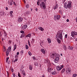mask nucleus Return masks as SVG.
I'll list each match as a JSON object with an SVG mask.
<instances>
[{
	"label": "nucleus",
	"mask_w": 77,
	"mask_h": 77,
	"mask_svg": "<svg viewBox=\"0 0 77 77\" xmlns=\"http://www.w3.org/2000/svg\"><path fill=\"white\" fill-rule=\"evenodd\" d=\"M59 60V57H57L55 58V59L54 60V61L55 63H57Z\"/></svg>",
	"instance_id": "6e6552de"
},
{
	"label": "nucleus",
	"mask_w": 77,
	"mask_h": 77,
	"mask_svg": "<svg viewBox=\"0 0 77 77\" xmlns=\"http://www.w3.org/2000/svg\"><path fill=\"white\" fill-rule=\"evenodd\" d=\"M28 54L29 55H30V56H31V55H32V54H31V52H30V51L28 52Z\"/></svg>",
	"instance_id": "58836bf2"
},
{
	"label": "nucleus",
	"mask_w": 77,
	"mask_h": 77,
	"mask_svg": "<svg viewBox=\"0 0 77 77\" xmlns=\"http://www.w3.org/2000/svg\"><path fill=\"white\" fill-rule=\"evenodd\" d=\"M29 11H27L26 12V14H29Z\"/></svg>",
	"instance_id": "864d4df0"
},
{
	"label": "nucleus",
	"mask_w": 77,
	"mask_h": 77,
	"mask_svg": "<svg viewBox=\"0 0 77 77\" xmlns=\"http://www.w3.org/2000/svg\"><path fill=\"white\" fill-rule=\"evenodd\" d=\"M60 19V15H58L57 16V20H59Z\"/></svg>",
	"instance_id": "412c9836"
},
{
	"label": "nucleus",
	"mask_w": 77,
	"mask_h": 77,
	"mask_svg": "<svg viewBox=\"0 0 77 77\" xmlns=\"http://www.w3.org/2000/svg\"><path fill=\"white\" fill-rule=\"evenodd\" d=\"M20 33H24V31H23V30H21L20 31Z\"/></svg>",
	"instance_id": "72a5a7b5"
},
{
	"label": "nucleus",
	"mask_w": 77,
	"mask_h": 77,
	"mask_svg": "<svg viewBox=\"0 0 77 77\" xmlns=\"http://www.w3.org/2000/svg\"><path fill=\"white\" fill-rule=\"evenodd\" d=\"M11 71L12 72H13L14 71V69H13V68H11Z\"/></svg>",
	"instance_id": "8fccbe9b"
},
{
	"label": "nucleus",
	"mask_w": 77,
	"mask_h": 77,
	"mask_svg": "<svg viewBox=\"0 0 77 77\" xmlns=\"http://www.w3.org/2000/svg\"><path fill=\"white\" fill-rule=\"evenodd\" d=\"M71 3H72V2L71 1L69 2L68 4L66 2H65L64 3V8L66 9L68 8L69 9H71V6H72Z\"/></svg>",
	"instance_id": "f257e3e1"
},
{
	"label": "nucleus",
	"mask_w": 77,
	"mask_h": 77,
	"mask_svg": "<svg viewBox=\"0 0 77 77\" xmlns=\"http://www.w3.org/2000/svg\"><path fill=\"white\" fill-rule=\"evenodd\" d=\"M23 52L24 51H23V50H21L20 51V53L21 54H23Z\"/></svg>",
	"instance_id": "4c0bfd02"
},
{
	"label": "nucleus",
	"mask_w": 77,
	"mask_h": 77,
	"mask_svg": "<svg viewBox=\"0 0 77 77\" xmlns=\"http://www.w3.org/2000/svg\"><path fill=\"white\" fill-rule=\"evenodd\" d=\"M21 35V36H22V37H24V36H25L24 34H22Z\"/></svg>",
	"instance_id": "37998d69"
},
{
	"label": "nucleus",
	"mask_w": 77,
	"mask_h": 77,
	"mask_svg": "<svg viewBox=\"0 0 77 77\" xmlns=\"http://www.w3.org/2000/svg\"><path fill=\"white\" fill-rule=\"evenodd\" d=\"M77 75L76 74H74L73 75H72V77H76V76H77Z\"/></svg>",
	"instance_id": "393cba45"
},
{
	"label": "nucleus",
	"mask_w": 77,
	"mask_h": 77,
	"mask_svg": "<svg viewBox=\"0 0 77 77\" xmlns=\"http://www.w3.org/2000/svg\"><path fill=\"white\" fill-rule=\"evenodd\" d=\"M60 12V14H61L62 15V10H60L59 11Z\"/></svg>",
	"instance_id": "b1692460"
},
{
	"label": "nucleus",
	"mask_w": 77,
	"mask_h": 77,
	"mask_svg": "<svg viewBox=\"0 0 77 77\" xmlns=\"http://www.w3.org/2000/svg\"><path fill=\"white\" fill-rule=\"evenodd\" d=\"M8 3H9L10 4V5H12V2H8Z\"/></svg>",
	"instance_id": "c9c22d12"
},
{
	"label": "nucleus",
	"mask_w": 77,
	"mask_h": 77,
	"mask_svg": "<svg viewBox=\"0 0 77 77\" xmlns=\"http://www.w3.org/2000/svg\"><path fill=\"white\" fill-rule=\"evenodd\" d=\"M51 73L52 75H54V74H56V72L55 71H54L53 72H51Z\"/></svg>",
	"instance_id": "f3484780"
},
{
	"label": "nucleus",
	"mask_w": 77,
	"mask_h": 77,
	"mask_svg": "<svg viewBox=\"0 0 77 77\" xmlns=\"http://www.w3.org/2000/svg\"><path fill=\"white\" fill-rule=\"evenodd\" d=\"M75 41H77V38H76V39H75Z\"/></svg>",
	"instance_id": "774afa93"
},
{
	"label": "nucleus",
	"mask_w": 77,
	"mask_h": 77,
	"mask_svg": "<svg viewBox=\"0 0 77 77\" xmlns=\"http://www.w3.org/2000/svg\"><path fill=\"white\" fill-rule=\"evenodd\" d=\"M26 7L27 8H29V5H26Z\"/></svg>",
	"instance_id": "de8ad7c7"
},
{
	"label": "nucleus",
	"mask_w": 77,
	"mask_h": 77,
	"mask_svg": "<svg viewBox=\"0 0 77 77\" xmlns=\"http://www.w3.org/2000/svg\"><path fill=\"white\" fill-rule=\"evenodd\" d=\"M57 71H60L61 69L59 66H58L57 67Z\"/></svg>",
	"instance_id": "9d476101"
},
{
	"label": "nucleus",
	"mask_w": 77,
	"mask_h": 77,
	"mask_svg": "<svg viewBox=\"0 0 77 77\" xmlns=\"http://www.w3.org/2000/svg\"><path fill=\"white\" fill-rule=\"evenodd\" d=\"M65 38H67V34H66L65 35Z\"/></svg>",
	"instance_id": "09e8293b"
},
{
	"label": "nucleus",
	"mask_w": 77,
	"mask_h": 77,
	"mask_svg": "<svg viewBox=\"0 0 77 77\" xmlns=\"http://www.w3.org/2000/svg\"><path fill=\"white\" fill-rule=\"evenodd\" d=\"M9 57H7L6 58V62H8V60H9Z\"/></svg>",
	"instance_id": "c85d7f7f"
},
{
	"label": "nucleus",
	"mask_w": 77,
	"mask_h": 77,
	"mask_svg": "<svg viewBox=\"0 0 77 77\" xmlns=\"http://www.w3.org/2000/svg\"><path fill=\"white\" fill-rule=\"evenodd\" d=\"M17 57H18V56L17 55H16L15 56V58L16 59H17Z\"/></svg>",
	"instance_id": "c03bdc74"
},
{
	"label": "nucleus",
	"mask_w": 77,
	"mask_h": 77,
	"mask_svg": "<svg viewBox=\"0 0 77 77\" xmlns=\"http://www.w3.org/2000/svg\"><path fill=\"white\" fill-rule=\"evenodd\" d=\"M16 59L14 61V62H17L18 60V59L16 58Z\"/></svg>",
	"instance_id": "ea45409f"
},
{
	"label": "nucleus",
	"mask_w": 77,
	"mask_h": 77,
	"mask_svg": "<svg viewBox=\"0 0 77 77\" xmlns=\"http://www.w3.org/2000/svg\"><path fill=\"white\" fill-rule=\"evenodd\" d=\"M13 4H14V5H16V4H15V2H13Z\"/></svg>",
	"instance_id": "680f3d73"
},
{
	"label": "nucleus",
	"mask_w": 77,
	"mask_h": 77,
	"mask_svg": "<svg viewBox=\"0 0 77 77\" xmlns=\"http://www.w3.org/2000/svg\"><path fill=\"white\" fill-rule=\"evenodd\" d=\"M27 27V25H24L22 28V29H23L24 30H25V29H26Z\"/></svg>",
	"instance_id": "1a4fd4ad"
},
{
	"label": "nucleus",
	"mask_w": 77,
	"mask_h": 77,
	"mask_svg": "<svg viewBox=\"0 0 77 77\" xmlns=\"http://www.w3.org/2000/svg\"><path fill=\"white\" fill-rule=\"evenodd\" d=\"M14 48H15V49H17V45H14Z\"/></svg>",
	"instance_id": "2f4dec72"
},
{
	"label": "nucleus",
	"mask_w": 77,
	"mask_h": 77,
	"mask_svg": "<svg viewBox=\"0 0 77 77\" xmlns=\"http://www.w3.org/2000/svg\"><path fill=\"white\" fill-rule=\"evenodd\" d=\"M26 38H28V37H29V36H28V35H26Z\"/></svg>",
	"instance_id": "6e6d98bb"
},
{
	"label": "nucleus",
	"mask_w": 77,
	"mask_h": 77,
	"mask_svg": "<svg viewBox=\"0 0 77 77\" xmlns=\"http://www.w3.org/2000/svg\"><path fill=\"white\" fill-rule=\"evenodd\" d=\"M17 55H19V52H18L17 53Z\"/></svg>",
	"instance_id": "052dcab7"
},
{
	"label": "nucleus",
	"mask_w": 77,
	"mask_h": 77,
	"mask_svg": "<svg viewBox=\"0 0 77 77\" xmlns=\"http://www.w3.org/2000/svg\"><path fill=\"white\" fill-rule=\"evenodd\" d=\"M58 7V5L57 4H56L54 7V9H56Z\"/></svg>",
	"instance_id": "2eb2a0df"
},
{
	"label": "nucleus",
	"mask_w": 77,
	"mask_h": 77,
	"mask_svg": "<svg viewBox=\"0 0 77 77\" xmlns=\"http://www.w3.org/2000/svg\"><path fill=\"white\" fill-rule=\"evenodd\" d=\"M12 13H13V11H11L10 12V15H11V17L12 16Z\"/></svg>",
	"instance_id": "cd10ccee"
},
{
	"label": "nucleus",
	"mask_w": 77,
	"mask_h": 77,
	"mask_svg": "<svg viewBox=\"0 0 77 77\" xmlns=\"http://www.w3.org/2000/svg\"><path fill=\"white\" fill-rule=\"evenodd\" d=\"M7 51L6 52V54L7 55V56H8L9 55V51L8 50V49H7Z\"/></svg>",
	"instance_id": "6ab92c4d"
},
{
	"label": "nucleus",
	"mask_w": 77,
	"mask_h": 77,
	"mask_svg": "<svg viewBox=\"0 0 77 77\" xmlns=\"http://www.w3.org/2000/svg\"><path fill=\"white\" fill-rule=\"evenodd\" d=\"M70 39L71 40L72 39V37H70Z\"/></svg>",
	"instance_id": "bf43d9fd"
},
{
	"label": "nucleus",
	"mask_w": 77,
	"mask_h": 77,
	"mask_svg": "<svg viewBox=\"0 0 77 77\" xmlns=\"http://www.w3.org/2000/svg\"><path fill=\"white\" fill-rule=\"evenodd\" d=\"M63 48H64V50H66L67 48H66V47L64 45H63Z\"/></svg>",
	"instance_id": "4468645a"
},
{
	"label": "nucleus",
	"mask_w": 77,
	"mask_h": 77,
	"mask_svg": "<svg viewBox=\"0 0 77 77\" xmlns=\"http://www.w3.org/2000/svg\"><path fill=\"white\" fill-rule=\"evenodd\" d=\"M75 20H76V23H77V18H75Z\"/></svg>",
	"instance_id": "0e129e2a"
},
{
	"label": "nucleus",
	"mask_w": 77,
	"mask_h": 77,
	"mask_svg": "<svg viewBox=\"0 0 77 77\" xmlns=\"http://www.w3.org/2000/svg\"><path fill=\"white\" fill-rule=\"evenodd\" d=\"M66 21H67V22H69V19H67L66 20Z\"/></svg>",
	"instance_id": "4d7b16f0"
},
{
	"label": "nucleus",
	"mask_w": 77,
	"mask_h": 77,
	"mask_svg": "<svg viewBox=\"0 0 77 77\" xmlns=\"http://www.w3.org/2000/svg\"><path fill=\"white\" fill-rule=\"evenodd\" d=\"M25 46H26V50H27V49H28V48H29V46H28L27 45H25Z\"/></svg>",
	"instance_id": "a878e982"
},
{
	"label": "nucleus",
	"mask_w": 77,
	"mask_h": 77,
	"mask_svg": "<svg viewBox=\"0 0 77 77\" xmlns=\"http://www.w3.org/2000/svg\"><path fill=\"white\" fill-rule=\"evenodd\" d=\"M35 11H38V8H36L35 9Z\"/></svg>",
	"instance_id": "e2e57ef3"
},
{
	"label": "nucleus",
	"mask_w": 77,
	"mask_h": 77,
	"mask_svg": "<svg viewBox=\"0 0 77 77\" xmlns=\"http://www.w3.org/2000/svg\"><path fill=\"white\" fill-rule=\"evenodd\" d=\"M63 68V65L61 66L60 67V69H62V68Z\"/></svg>",
	"instance_id": "f704fd0d"
},
{
	"label": "nucleus",
	"mask_w": 77,
	"mask_h": 77,
	"mask_svg": "<svg viewBox=\"0 0 77 77\" xmlns=\"http://www.w3.org/2000/svg\"><path fill=\"white\" fill-rule=\"evenodd\" d=\"M68 49H69L70 50H72L73 49V47H72L69 46L68 47Z\"/></svg>",
	"instance_id": "ddd939ff"
},
{
	"label": "nucleus",
	"mask_w": 77,
	"mask_h": 77,
	"mask_svg": "<svg viewBox=\"0 0 77 77\" xmlns=\"http://www.w3.org/2000/svg\"><path fill=\"white\" fill-rule=\"evenodd\" d=\"M28 43L29 45V46H30H30L31 45H30V42L28 41Z\"/></svg>",
	"instance_id": "473e14b6"
},
{
	"label": "nucleus",
	"mask_w": 77,
	"mask_h": 77,
	"mask_svg": "<svg viewBox=\"0 0 77 77\" xmlns=\"http://www.w3.org/2000/svg\"><path fill=\"white\" fill-rule=\"evenodd\" d=\"M57 55H58V54H57L56 52H54L50 54V57L51 58H54V57L57 56Z\"/></svg>",
	"instance_id": "20e7f679"
},
{
	"label": "nucleus",
	"mask_w": 77,
	"mask_h": 77,
	"mask_svg": "<svg viewBox=\"0 0 77 77\" xmlns=\"http://www.w3.org/2000/svg\"><path fill=\"white\" fill-rule=\"evenodd\" d=\"M3 41V38H2V41Z\"/></svg>",
	"instance_id": "338daca9"
},
{
	"label": "nucleus",
	"mask_w": 77,
	"mask_h": 77,
	"mask_svg": "<svg viewBox=\"0 0 77 77\" xmlns=\"http://www.w3.org/2000/svg\"><path fill=\"white\" fill-rule=\"evenodd\" d=\"M18 76L19 77H21V75H20V72H19L18 73Z\"/></svg>",
	"instance_id": "a19ab883"
},
{
	"label": "nucleus",
	"mask_w": 77,
	"mask_h": 77,
	"mask_svg": "<svg viewBox=\"0 0 77 77\" xmlns=\"http://www.w3.org/2000/svg\"><path fill=\"white\" fill-rule=\"evenodd\" d=\"M23 20V18L22 17H19L17 20L18 22L21 23Z\"/></svg>",
	"instance_id": "0eeeda50"
},
{
	"label": "nucleus",
	"mask_w": 77,
	"mask_h": 77,
	"mask_svg": "<svg viewBox=\"0 0 77 77\" xmlns=\"http://www.w3.org/2000/svg\"><path fill=\"white\" fill-rule=\"evenodd\" d=\"M42 77H45V76L44 75H42Z\"/></svg>",
	"instance_id": "69168bd1"
},
{
	"label": "nucleus",
	"mask_w": 77,
	"mask_h": 77,
	"mask_svg": "<svg viewBox=\"0 0 77 77\" xmlns=\"http://www.w3.org/2000/svg\"><path fill=\"white\" fill-rule=\"evenodd\" d=\"M5 9L6 10H8V8L7 7H6Z\"/></svg>",
	"instance_id": "13d9d810"
},
{
	"label": "nucleus",
	"mask_w": 77,
	"mask_h": 77,
	"mask_svg": "<svg viewBox=\"0 0 77 77\" xmlns=\"http://www.w3.org/2000/svg\"><path fill=\"white\" fill-rule=\"evenodd\" d=\"M33 60H35V57H33Z\"/></svg>",
	"instance_id": "603ef678"
},
{
	"label": "nucleus",
	"mask_w": 77,
	"mask_h": 77,
	"mask_svg": "<svg viewBox=\"0 0 77 77\" xmlns=\"http://www.w3.org/2000/svg\"><path fill=\"white\" fill-rule=\"evenodd\" d=\"M39 1L37 2V4L38 5V6H39Z\"/></svg>",
	"instance_id": "a18cd8bd"
},
{
	"label": "nucleus",
	"mask_w": 77,
	"mask_h": 77,
	"mask_svg": "<svg viewBox=\"0 0 77 77\" xmlns=\"http://www.w3.org/2000/svg\"><path fill=\"white\" fill-rule=\"evenodd\" d=\"M1 15H3L4 14L2 13V12L0 13Z\"/></svg>",
	"instance_id": "3c124183"
},
{
	"label": "nucleus",
	"mask_w": 77,
	"mask_h": 77,
	"mask_svg": "<svg viewBox=\"0 0 77 77\" xmlns=\"http://www.w3.org/2000/svg\"><path fill=\"white\" fill-rule=\"evenodd\" d=\"M56 17H57V16L55 15L54 16V20H57V19L56 18Z\"/></svg>",
	"instance_id": "c756f323"
},
{
	"label": "nucleus",
	"mask_w": 77,
	"mask_h": 77,
	"mask_svg": "<svg viewBox=\"0 0 77 77\" xmlns=\"http://www.w3.org/2000/svg\"><path fill=\"white\" fill-rule=\"evenodd\" d=\"M56 36L59 39H61V40H62V33L61 32H60L59 33H57V34L56 35Z\"/></svg>",
	"instance_id": "f03ea898"
},
{
	"label": "nucleus",
	"mask_w": 77,
	"mask_h": 77,
	"mask_svg": "<svg viewBox=\"0 0 77 77\" xmlns=\"http://www.w3.org/2000/svg\"><path fill=\"white\" fill-rule=\"evenodd\" d=\"M41 51H42V53H43L44 54H45V50H44V49H42L41 50Z\"/></svg>",
	"instance_id": "f8f14e48"
},
{
	"label": "nucleus",
	"mask_w": 77,
	"mask_h": 77,
	"mask_svg": "<svg viewBox=\"0 0 77 77\" xmlns=\"http://www.w3.org/2000/svg\"><path fill=\"white\" fill-rule=\"evenodd\" d=\"M66 72L67 74H69V73H71V70H70V69L68 68H67L66 69Z\"/></svg>",
	"instance_id": "423d86ee"
},
{
	"label": "nucleus",
	"mask_w": 77,
	"mask_h": 77,
	"mask_svg": "<svg viewBox=\"0 0 77 77\" xmlns=\"http://www.w3.org/2000/svg\"><path fill=\"white\" fill-rule=\"evenodd\" d=\"M65 71V69L64 68L61 71V72L63 73V72H64Z\"/></svg>",
	"instance_id": "4be33fe9"
},
{
	"label": "nucleus",
	"mask_w": 77,
	"mask_h": 77,
	"mask_svg": "<svg viewBox=\"0 0 77 77\" xmlns=\"http://www.w3.org/2000/svg\"><path fill=\"white\" fill-rule=\"evenodd\" d=\"M32 65H30L29 66V69L30 70H32Z\"/></svg>",
	"instance_id": "a211bd4d"
},
{
	"label": "nucleus",
	"mask_w": 77,
	"mask_h": 77,
	"mask_svg": "<svg viewBox=\"0 0 77 77\" xmlns=\"http://www.w3.org/2000/svg\"><path fill=\"white\" fill-rule=\"evenodd\" d=\"M4 36L5 37H7V34L6 33V32L4 31Z\"/></svg>",
	"instance_id": "bb28decb"
},
{
	"label": "nucleus",
	"mask_w": 77,
	"mask_h": 77,
	"mask_svg": "<svg viewBox=\"0 0 77 77\" xmlns=\"http://www.w3.org/2000/svg\"><path fill=\"white\" fill-rule=\"evenodd\" d=\"M35 66H38V63L37 62L35 63Z\"/></svg>",
	"instance_id": "7c9ffc66"
},
{
	"label": "nucleus",
	"mask_w": 77,
	"mask_h": 77,
	"mask_svg": "<svg viewBox=\"0 0 77 77\" xmlns=\"http://www.w3.org/2000/svg\"><path fill=\"white\" fill-rule=\"evenodd\" d=\"M13 77H15V74L13 73Z\"/></svg>",
	"instance_id": "49530a36"
},
{
	"label": "nucleus",
	"mask_w": 77,
	"mask_h": 77,
	"mask_svg": "<svg viewBox=\"0 0 77 77\" xmlns=\"http://www.w3.org/2000/svg\"><path fill=\"white\" fill-rule=\"evenodd\" d=\"M77 35V33L75 32L72 31L71 32V36L74 39L75 38V36Z\"/></svg>",
	"instance_id": "39448f33"
},
{
	"label": "nucleus",
	"mask_w": 77,
	"mask_h": 77,
	"mask_svg": "<svg viewBox=\"0 0 77 77\" xmlns=\"http://www.w3.org/2000/svg\"><path fill=\"white\" fill-rule=\"evenodd\" d=\"M48 42L49 44H50V43L51 42V39L50 38H48Z\"/></svg>",
	"instance_id": "dca6fc26"
},
{
	"label": "nucleus",
	"mask_w": 77,
	"mask_h": 77,
	"mask_svg": "<svg viewBox=\"0 0 77 77\" xmlns=\"http://www.w3.org/2000/svg\"><path fill=\"white\" fill-rule=\"evenodd\" d=\"M9 43H10V44H11V40H9Z\"/></svg>",
	"instance_id": "5fc2aeb1"
},
{
	"label": "nucleus",
	"mask_w": 77,
	"mask_h": 77,
	"mask_svg": "<svg viewBox=\"0 0 77 77\" xmlns=\"http://www.w3.org/2000/svg\"><path fill=\"white\" fill-rule=\"evenodd\" d=\"M8 49L9 50V52H11V47H9Z\"/></svg>",
	"instance_id": "5701e85b"
},
{
	"label": "nucleus",
	"mask_w": 77,
	"mask_h": 77,
	"mask_svg": "<svg viewBox=\"0 0 77 77\" xmlns=\"http://www.w3.org/2000/svg\"><path fill=\"white\" fill-rule=\"evenodd\" d=\"M22 74L23 75H26V73H25V72H23Z\"/></svg>",
	"instance_id": "79ce46f5"
},
{
	"label": "nucleus",
	"mask_w": 77,
	"mask_h": 77,
	"mask_svg": "<svg viewBox=\"0 0 77 77\" xmlns=\"http://www.w3.org/2000/svg\"><path fill=\"white\" fill-rule=\"evenodd\" d=\"M39 29V30H40L41 31H44V28H43L41 27H40L38 28Z\"/></svg>",
	"instance_id": "9b49d317"
},
{
	"label": "nucleus",
	"mask_w": 77,
	"mask_h": 77,
	"mask_svg": "<svg viewBox=\"0 0 77 77\" xmlns=\"http://www.w3.org/2000/svg\"><path fill=\"white\" fill-rule=\"evenodd\" d=\"M28 37H31V34H28Z\"/></svg>",
	"instance_id": "e433bc0d"
},
{
	"label": "nucleus",
	"mask_w": 77,
	"mask_h": 77,
	"mask_svg": "<svg viewBox=\"0 0 77 77\" xmlns=\"http://www.w3.org/2000/svg\"><path fill=\"white\" fill-rule=\"evenodd\" d=\"M40 6L41 8H42L44 10H45L46 6H45V4L44 2H42L41 4H40Z\"/></svg>",
	"instance_id": "7ed1b4c3"
},
{
	"label": "nucleus",
	"mask_w": 77,
	"mask_h": 77,
	"mask_svg": "<svg viewBox=\"0 0 77 77\" xmlns=\"http://www.w3.org/2000/svg\"><path fill=\"white\" fill-rule=\"evenodd\" d=\"M57 42H58V43H59V44H60V39H59V38H58L57 39Z\"/></svg>",
	"instance_id": "aec40b11"
}]
</instances>
